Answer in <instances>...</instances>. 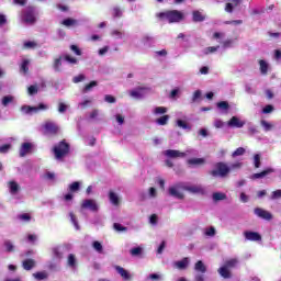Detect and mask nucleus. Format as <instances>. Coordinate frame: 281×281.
Returning a JSON list of instances; mask_svg holds the SVG:
<instances>
[{
	"mask_svg": "<svg viewBox=\"0 0 281 281\" xmlns=\"http://www.w3.org/2000/svg\"><path fill=\"white\" fill-rule=\"evenodd\" d=\"M157 18L168 23H180V21H183V12L177 10L160 12Z\"/></svg>",
	"mask_w": 281,
	"mask_h": 281,
	"instance_id": "f257e3e1",
	"label": "nucleus"
},
{
	"mask_svg": "<svg viewBox=\"0 0 281 281\" xmlns=\"http://www.w3.org/2000/svg\"><path fill=\"white\" fill-rule=\"evenodd\" d=\"M183 190L186 191V182H177L170 186L167 192L169 196H172V199H178L179 201H183L186 199V194L183 193Z\"/></svg>",
	"mask_w": 281,
	"mask_h": 281,
	"instance_id": "f03ea898",
	"label": "nucleus"
},
{
	"mask_svg": "<svg viewBox=\"0 0 281 281\" xmlns=\"http://www.w3.org/2000/svg\"><path fill=\"white\" fill-rule=\"evenodd\" d=\"M238 265V259L233 258L225 261L224 266H222L217 271L222 278L225 280H229L232 278V271L229 269H234Z\"/></svg>",
	"mask_w": 281,
	"mask_h": 281,
	"instance_id": "7ed1b4c3",
	"label": "nucleus"
},
{
	"mask_svg": "<svg viewBox=\"0 0 281 281\" xmlns=\"http://www.w3.org/2000/svg\"><path fill=\"white\" fill-rule=\"evenodd\" d=\"M232 172V168L227 166L225 162H217L215 164V169L210 171L211 177H221L222 179H225L226 176H228Z\"/></svg>",
	"mask_w": 281,
	"mask_h": 281,
	"instance_id": "20e7f679",
	"label": "nucleus"
},
{
	"mask_svg": "<svg viewBox=\"0 0 281 281\" xmlns=\"http://www.w3.org/2000/svg\"><path fill=\"white\" fill-rule=\"evenodd\" d=\"M22 20L26 25H34L36 23V8L27 7L22 15Z\"/></svg>",
	"mask_w": 281,
	"mask_h": 281,
	"instance_id": "39448f33",
	"label": "nucleus"
},
{
	"mask_svg": "<svg viewBox=\"0 0 281 281\" xmlns=\"http://www.w3.org/2000/svg\"><path fill=\"white\" fill-rule=\"evenodd\" d=\"M47 109H49V105L41 103L38 106L22 105L20 111L24 115H34V113H38V111H47Z\"/></svg>",
	"mask_w": 281,
	"mask_h": 281,
	"instance_id": "423d86ee",
	"label": "nucleus"
},
{
	"mask_svg": "<svg viewBox=\"0 0 281 281\" xmlns=\"http://www.w3.org/2000/svg\"><path fill=\"white\" fill-rule=\"evenodd\" d=\"M69 153V144L61 140L54 147V154L56 159H63Z\"/></svg>",
	"mask_w": 281,
	"mask_h": 281,
	"instance_id": "0eeeda50",
	"label": "nucleus"
},
{
	"mask_svg": "<svg viewBox=\"0 0 281 281\" xmlns=\"http://www.w3.org/2000/svg\"><path fill=\"white\" fill-rule=\"evenodd\" d=\"M254 214L257 218H261V221H273V214L262 207H255Z\"/></svg>",
	"mask_w": 281,
	"mask_h": 281,
	"instance_id": "6e6552de",
	"label": "nucleus"
},
{
	"mask_svg": "<svg viewBox=\"0 0 281 281\" xmlns=\"http://www.w3.org/2000/svg\"><path fill=\"white\" fill-rule=\"evenodd\" d=\"M184 191L190 192V194H205V187L203 184H188L184 183Z\"/></svg>",
	"mask_w": 281,
	"mask_h": 281,
	"instance_id": "1a4fd4ad",
	"label": "nucleus"
},
{
	"mask_svg": "<svg viewBox=\"0 0 281 281\" xmlns=\"http://www.w3.org/2000/svg\"><path fill=\"white\" fill-rule=\"evenodd\" d=\"M164 155L165 157H169V159H183V157H186V153L177 149H167L164 151Z\"/></svg>",
	"mask_w": 281,
	"mask_h": 281,
	"instance_id": "9d476101",
	"label": "nucleus"
},
{
	"mask_svg": "<svg viewBox=\"0 0 281 281\" xmlns=\"http://www.w3.org/2000/svg\"><path fill=\"white\" fill-rule=\"evenodd\" d=\"M81 209L90 210L91 212H98L100 207L98 206V203H95V200H83Z\"/></svg>",
	"mask_w": 281,
	"mask_h": 281,
	"instance_id": "9b49d317",
	"label": "nucleus"
},
{
	"mask_svg": "<svg viewBox=\"0 0 281 281\" xmlns=\"http://www.w3.org/2000/svg\"><path fill=\"white\" fill-rule=\"evenodd\" d=\"M8 190L11 196H16L19 192H21V186L16 183V181L11 180L7 183Z\"/></svg>",
	"mask_w": 281,
	"mask_h": 281,
	"instance_id": "f8f14e48",
	"label": "nucleus"
},
{
	"mask_svg": "<svg viewBox=\"0 0 281 281\" xmlns=\"http://www.w3.org/2000/svg\"><path fill=\"white\" fill-rule=\"evenodd\" d=\"M44 130L48 135H56V133H58V126L52 121H48L44 124Z\"/></svg>",
	"mask_w": 281,
	"mask_h": 281,
	"instance_id": "ddd939ff",
	"label": "nucleus"
},
{
	"mask_svg": "<svg viewBox=\"0 0 281 281\" xmlns=\"http://www.w3.org/2000/svg\"><path fill=\"white\" fill-rule=\"evenodd\" d=\"M131 98H134V100H142L146 95V89L145 88H136L134 90L130 91Z\"/></svg>",
	"mask_w": 281,
	"mask_h": 281,
	"instance_id": "4468645a",
	"label": "nucleus"
},
{
	"mask_svg": "<svg viewBox=\"0 0 281 281\" xmlns=\"http://www.w3.org/2000/svg\"><path fill=\"white\" fill-rule=\"evenodd\" d=\"M227 126L231 128H243V126H245V121L239 120L238 116H233L228 121Z\"/></svg>",
	"mask_w": 281,
	"mask_h": 281,
	"instance_id": "2eb2a0df",
	"label": "nucleus"
},
{
	"mask_svg": "<svg viewBox=\"0 0 281 281\" xmlns=\"http://www.w3.org/2000/svg\"><path fill=\"white\" fill-rule=\"evenodd\" d=\"M189 265H190V258H188V257H184L182 260L173 262V267L176 269H179L180 271L188 269Z\"/></svg>",
	"mask_w": 281,
	"mask_h": 281,
	"instance_id": "dca6fc26",
	"label": "nucleus"
},
{
	"mask_svg": "<svg viewBox=\"0 0 281 281\" xmlns=\"http://www.w3.org/2000/svg\"><path fill=\"white\" fill-rule=\"evenodd\" d=\"M244 236L246 238V240H251L257 243L258 240H262V236H260V234H258L257 232H245Z\"/></svg>",
	"mask_w": 281,
	"mask_h": 281,
	"instance_id": "f3484780",
	"label": "nucleus"
},
{
	"mask_svg": "<svg viewBox=\"0 0 281 281\" xmlns=\"http://www.w3.org/2000/svg\"><path fill=\"white\" fill-rule=\"evenodd\" d=\"M109 201L112 205L114 206H117L120 205L121 201H122V198H120V194H117L116 192L114 191H110L109 194Z\"/></svg>",
	"mask_w": 281,
	"mask_h": 281,
	"instance_id": "a211bd4d",
	"label": "nucleus"
},
{
	"mask_svg": "<svg viewBox=\"0 0 281 281\" xmlns=\"http://www.w3.org/2000/svg\"><path fill=\"white\" fill-rule=\"evenodd\" d=\"M140 43L145 47H153V45L155 44V37H153L149 34H146L140 38Z\"/></svg>",
	"mask_w": 281,
	"mask_h": 281,
	"instance_id": "6ab92c4d",
	"label": "nucleus"
},
{
	"mask_svg": "<svg viewBox=\"0 0 281 281\" xmlns=\"http://www.w3.org/2000/svg\"><path fill=\"white\" fill-rule=\"evenodd\" d=\"M63 60H65V58L63 56H60V57L55 58L53 61V69L57 74H60V71H63Z\"/></svg>",
	"mask_w": 281,
	"mask_h": 281,
	"instance_id": "aec40b11",
	"label": "nucleus"
},
{
	"mask_svg": "<svg viewBox=\"0 0 281 281\" xmlns=\"http://www.w3.org/2000/svg\"><path fill=\"white\" fill-rule=\"evenodd\" d=\"M22 267L24 271H32L36 267V261L34 259H25L22 261Z\"/></svg>",
	"mask_w": 281,
	"mask_h": 281,
	"instance_id": "412c9836",
	"label": "nucleus"
},
{
	"mask_svg": "<svg viewBox=\"0 0 281 281\" xmlns=\"http://www.w3.org/2000/svg\"><path fill=\"white\" fill-rule=\"evenodd\" d=\"M61 25H64L65 27H78L80 23L74 18H67L61 22Z\"/></svg>",
	"mask_w": 281,
	"mask_h": 281,
	"instance_id": "4be33fe9",
	"label": "nucleus"
},
{
	"mask_svg": "<svg viewBox=\"0 0 281 281\" xmlns=\"http://www.w3.org/2000/svg\"><path fill=\"white\" fill-rule=\"evenodd\" d=\"M32 151V143H23L20 147V157H25Z\"/></svg>",
	"mask_w": 281,
	"mask_h": 281,
	"instance_id": "5701e85b",
	"label": "nucleus"
},
{
	"mask_svg": "<svg viewBox=\"0 0 281 281\" xmlns=\"http://www.w3.org/2000/svg\"><path fill=\"white\" fill-rule=\"evenodd\" d=\"M238 5H240V0H232V2L226 3L224 10L228 14H232V12H234V8H238Z\"/></svg>",
	"mask_w": 281,
	"mask_h": 281,
	"instance_id": "b1692460",
	"label": "nucleus"
},
{
	"mask_svg": "<svg viewBox=\"0 0 281 281\" xmlns=\"http://www.w3.org/2000/svg\"><path fill=\"white\" fill-rule=\"evenodd\" d=\"M271 172H273L272 168H268L259 173H254L250 179H265V177H267L268 175H271Z\"/></svg>",
	"mask_w": 281,
	"mask_h": 281,
	"instance_id": "393cba45",
	"label": "nucleus"
},
{
	"mask_svg": "<svg viewBox=\"0 0 281 281\" xmlns=\"http://www.w3.org/2000/svg\"><path fill=\"white\" fill-rule=\"evenodd\" d=\"M192 19L194 23H203L205 21V14H202L201 11H193Z\"/></svg>",
	"mask_w": 281,
	"mask_h": 281,
	"instance_id": "a878e982",
	"label": "nucleus"
},
{
	"mask_svg": "<svg viewBox=\"0 0 281 281\" xmlns=\"http://www.w3.org/2000/svg\"><path fill=\"white\" fill-rule=\"evenodd\" d=\"M16 249V246H14V243L12 240H5L3 243V250L7 251V254H12Z\"/></svg>",
	"mask_w": 281,
	"mask_h": 281,
	"instance_id": "bb28decb",
	"label": "nucleus"
},
{
	"mask_svg": "<svg viewBox=\"0 0 281 281\" xmlns=\"http://www.w3.org/2000/svg\"><path fill=\"white\" fill-rule=\"evenodd\" d=\"M112 16L113 19H122L124 16V10L122 8L115 5L112 8Z\"/></svg>",
	"mask_w": 281,
	"mask_h": 281,
	"instance_id": "cd10ccee",
	"label": "nucleus"
},
{
	"mask_svg": "<svg viewBox=\"0 0 281 281\" xmlns=\"http://www.w3.org/2000/svg\"><path fill=\"white\" fill-rule=\"evenodd\" d=\"M117 273L123 278V280H131V273H128L126 271V269L120 267V266H116L115 267Z\"/></svg>",
	"mask_w": 281,
	"mask_h": 281,
	"instance_id": "c85d7f7f",
	"label": "nucleus"
},
{
	"mask_svg": "<svg viewBox=\"0 0 281 281\" xmlns=\"http://www.w3.org/2000/svg\"><path fill=\"white\" fill-rule=\"evenodd\" d=\"M67 265L70 269H76L78 266V261L76 260V255L70 254L68 255Z\"/></svg>",
	"mask_w": 281,
	"mask_h": 281,
	"instance_id": "c756f323",
	"label": "nucleus"
},
{
	"mask_svg": "<svg viewBox=\"0 0 281 281\" xmlns=\"http://www.w3.org/2000/svg\"><path fill=\"white\" fill-rule=\"evenodd\" d=\"M195 271L199 273H206L207 272V267H205V263L203 261H198L194 266Z\"/></svg>",
	"mask_w": 281,
	"mask_h": 281,
	"instance_id": "7c9ffc66",
	"label": "nucleus"
},
{
	"mask_svg": "<svg viewBox=\"0 0 281 281\" xmlns=\"http://www.w3.org/2000/svg\"><path fill=\"white\" fill-rule=\"evenodd\" d=\"M48 276L49 274L47 273V271H40L33 273V278H35L37 281L47 280Z\"/></svg>",
	"mask_w": 281,
	"mask_h": 281,
	"instance_id": "2f4dec72",
	"label": "nucleus"
},
{
	"mask_svg": "<svg viewBox=\"0 0 281 281\" xmlns=\"http://www.w3.org/2000/svg\"><path fill=\"white\" fill-rule=\"evenodd\" d=\"M190 166H203L205 164L204 158H191L188 160Z\"/></svg>",
	"mask_w": 281,
	"mask_h": 281,
	"instance_id": "473e14b6",
	"label": "nucleus"
},
{
	"mask_svg": "<svg viewBox=\"0 0 281 281\" xmlns=\"http://www.w3.org/2000/svg\"><path fill=\"white\" fill-rule=\"evenodd\" d=\"M169 120H170V115H162L156 120V124H158V126H166Z\"/></svg>",
	"mask_w": 281,
	"mask_h": 281,
	"instance_id": "72a5a7b5",
	"label": "nucleus"
},
{
	"mask_svg": "<svg viewBox=\"0 0 281 281\" xmlns=\"http://www.w3.org/2000/svg\"><path fill=\"white\" fill-rule=\"evenodd\" d=\"M1 103H2V106H8L9 104H13L14 103V97L10 95V94L9 95H4L2 98Z\"/></svg>",
	"mask_w": 281,
	"mask_h": 281,
	"instance_id": "f704fd0d",
	"label": "nucleus"
},
{
	"mask_svg": "<svg viewBox=\"0 0 281 281\" xmlns=\"http://www.w3.org/2000/svg\"><path fill=\"white\" fill-rule=\"evenodd\" d=\"M166 113H168V108H165V106H156L153 110V114L154 115H164Z\"/></svg>",
	"mask_w": 281,
	"mask_h": 281,
	"instance_id": "c9c22d12",
	"label": "nucleus"
},
{
	"mask_svg": "<svg viewBox=\"0 0 281 281\" xmlns=\"http://www.w3.org/2000/svg\"><path fill=\"white\" fill-rule=\"evenodd\" d=\"M204 236H209V238H214V236H216V228H214V226L205 228Z\"/></svg>",
	"mask_w": 281,
	"mask_h": 281,
	"instance_id": "e433bc0d",
	"label": "nucleus"
},
{
	"mask_svg": "<svg viewBox=\"0 0 281 281\" xmlns=\"http://www.w3.org/2000/svg\"><path fill=\"white\" fill-rule=\"evenodd\" d=\"M53 254L57 260H61L63 254H64V248L63 247H56L53 249Z\"/></svg>",
	"mask_w": 281,
	"mask_h": 281,
	"instance_id": "4c0bfd02",
	"label": "nucleus"
},
{
	"mask_svg": "<svg viewBox=\"0 0 281 281\" xmlns=\"http://www.w3.org/2000/svg\"><path fill=\"white\" fill-rule=\"evenodd\" d=\"M177 126H179V128H183V131H191V126L190 124H188L186 121L183 120H178L177 121Z\"/></svg>",
	"mask_w": 281,
	"mask_h": 281,
	"instance_id": "58836bf2",
	"label": "nucleus"
},
{
	"mask_svg": "<svg viewBox=\"0 0 281 281\" xmlns=\"http://www.w3.org/2000/svg\"><path fill=\"white\" fill-rule=\"evenodd\" d=\"M110 34L113 38H116V40H120V41H122V38H124V33L122 31H119V30H112Z\"/></svg>",
	"mask_w": 281,
	"mask_h": 281,
	"instance_id": "ea45409f",
	"label": "nucleus"
},
{
	"mask_svg": "<svg viewBox=\"0 0 281 281\" xmlns=\"http://www.w3.org/2000/svg\"><path fill=\"white\" fill-rule=\"evenodd\" d=\"M225 199H227V195L223 192L213 193V201H225Z\"/></svg>",
	"mask_w": 281,
	"mask_h": 281,
	"instance_id": "a19ab883",
	"label": "nucleus"
},
{
	"mask_svg": "<svg viewBox=\"0 0 281 281\" xmlns=\"http://www.w3.org/2000/svg\"><path fill=\"white\" fill-rule=\"evenodd\" d=\"M93 87H98V81H91L90 83L86 85L82 89V93H89V91H91Z\"/></svg>",
	"mask_w": 281,
	"mask_h": 281,
	"instance_id": "79ce46f5",
	"label": "nucleus"
},
{
	"mask_svg": "<svg viewBox=\"0 0 281 281\" xmlns=\"http://www.w3.org/2000/svg\"><path fill=\"white\" fill-rule=\"evenodd\" d=\"M220 47L221 46H210V47H206V48L203 49V54L205 56H207V54H214V53L218 52Z\"/></svg>",
	"mask_w": 281,
	"mask_h": 281,
	"instance_id": "37998d69",
	"label": "nucleus"
},
{
	"mask_svg": "<svg viewBox=\"0 0 281 281\" xmlns=\"http://www.w3.org/2000/svg\"><path fill=\"white\" fill-rule=\"evenodd\" d=\"M263 131H266V133H269V131H271L273 128V124L267 122L266 120H261L260 122Z\"/></svg>",
	"mask_w": 281,
	"mask_h": 281,
	"instance_id": "c03bdc74",
	"label": "nucleus"
},
{
	"mask_svg": "<svg viewBox=\"0 0 281 281\" xmlns=\"http://www.w3.org/2000/svg\"><path fill=\"white\" fill-rule=\"evenodd\" d=\"M24 49H36V47H38V44L36 42H24L23 44Z\"/></svg>",
	"mask_w": 281,
	"mask_h": 281,
	"instance_id": "a18cd8bd",
	"label": "nucleus"
},
{
	"mask_svg": "<svg viewBox=\"0 0 281 281\" xmlns=\"http://www.w3.org/2000/svg\"><path fill=\"white\" fill-rule=\"evenodd\" d=\"M217 109L227 113V111H229V103H227V101H221L217 103Z\"/></svg>",
	"mask_w": 281,
	"mask_h": 281,
	"instance_id": "49530a36",
	"label": "nucleus"
},
{
	"mask_svg": "<svg viewBox=\"0 0 281 281\" xmlns=\"http://www.w3.org/2000/svg\"><path fill=\"white\" fill-rule=\"evenodd\" d=\"M131 256H142L144 254L143 247H135L130 250Z\"/></svg>",
	"mask_w": 281,
	"mask_h": 281,
	"instance_id": "de8ad7c7",
	"label": "nucleus"
},
{
	"mask_svg": "<svg viewBox=\"0 0 281 281\" xmlns=\"http://www.w3.org/2000/svg\"><path fill=\"white\" fill-rule=\"evenodd\" d=\"M30 59H23L22 64H21V71H23V74H27V71H30Z\"/></svg>",
	"mask_w": 281,
	"mask_h": 281,
	"instance_id": "09e8293b",
	"label": "nucleus"
},
{
	"mask_svg": "<svg viewBox=\"0 0 281 281\" xmlns=\"http://www.w3.org/2000/svg\"><path fill=\"white\" fill-rule=\"evenodd\" d=\"M259 65H260V71H261V74H267V71H269V64H267V61H265V60H260L259 61Z\"/></svg>",
	"mask_w": 281,
	"mask_h": 281,
	"instance_id": "8fccbe9b",
	"label": "nucleus"
},
{
	"mask_svg": "<svg viewBox=\"0 0 281 281\" xmlns=\"http://www.w3.org/2000/svg\"><path fill=\"white\" fill-rule=\"evenodd\" d=\"M64 60L69 63V65H78V59L76 57H71L70 55H65Z\"/></svg>",
	"mask_w": 281,
	"mask_h": 281,
	"instance_id": "3c124183",
	"label": "nucleus"
},
{
	"mask_svg": "<svg viewBox=\"0 0 281 281\" xmlns=\"http://www.w3.org/2000/svg\"><path fill=\"white\" fill-rule=\"evenodd\" d=\"M70 221L76 229H80V225L78 224V220L76 218V215L74 212L69 213Z\"/></svg>",
	"mask_w": 281,
	"mask_h": 281,
	"instance_id": "603ef678",
	"label": "nucleus"
},
{
	"mask_svg": "<svg viewBox=\"0 0 281 281\" xmlns=\"http://www.w3.org/2000/svg\"><path fill=\"white\" fill-rule=\"evenodd\" d=\"M68 188L70 192H78V190H80V182L75 181L71 184H69Z\"/></svg>",
	"mask_w": 281,
	"mask_h": 281,
	"instance_id": "864d4df0",
	"label": "nucleus"
},
{
	"mask_svg": "<svg viewBox=\"0 0 281 281\" xmlns=\"http://www.w3.org/2000/svg\"><path fill=\"white\" fill-rule=\"evenodd\" d=\"M89 104H91V100L87 99L85 101L79 102L77 109H80L81 111H83V109H87Z\"/></svg>",
	"mask_w": 281,
	"mask_h": 281,
	"instance_id": "5fc2aeb1",
	"label": "nucleus"
},
{
	"mask_svg": "<svg viewBox=\"0 0 281 281\" xmlns=\"http://www.w3.org/2000/svg\"><path fill=\"white\" fill-rule=\"evenodd\" d=\"M113 227L115 232H128V228L120 223H114Z\"/></svg>",
	"mask_w": 281,
	"mask_h": 281,
	"instance_id": "6e6d98bb",
	"label": "nucleus"
},
{
	"mask_svg": "<svg viewBox=\"0 0 281 281\" xmlns=\"http://www.w3.org/2000/svg\"><path fill=\"white\" fill-rule=\"evenodd\" d=\"M18 218L20 221H23L24 223H30V221H32V216H30V214H27V213H23V214L19 215Z\"/></svg>",
	"mask_w": 281,
	"mask_h": 281,
	"instance_id": "4d7b16f0",
	"label": "nucleus"
},
{
	"mask_svg": "<svg viewBox=\"0 0 281 281\" xmlns=\"http://www.w3.org/2000/svg\"><path fill=\"white\" fill-rule=\"evenodd\" d=\"M114 119L119 126H122V124H124V122H125V117L122 114L114 115Z\"/></svg>",
	"mask_w": 281,
	"mask_h": 281,
	"instance_id": "13d9d810",
	"label": "nucleus"
},
{
	"mask_svg": "<svg viewBox=\"0 0 281 281\" xmlns=\"http://www.w3.org/2000/svg\"><path fill=\"white\" fill-rule=\"evenodd\" d=\"M92 247H93L94 250L98 251V254H102L103 247H102V244L100 241H93Z\"/></svg>",
	"mask_w": 281,
	"mask_h": 281,
	"instance_id": "bf43d9fd",
	"label": "nucleus"
},
{
	"mask_svg": "<svg viewBox=\"0 0 281 281\" xmlns=\"http://www.w3.org/2000/svg\"><path fill=\"white\" fill-rule=\"evenodd\" d=\"M27 93H29V95H36V93H38V87L30 86L27 88Z\"/></svg>",
	"mask_w": 281,
	"mask_h": 281,
	"instance_id": "052dcab7",
	"label": "nucleus"
},
{
	"mask_svg": "<svg viewBox=\"0 0 281 281\" xmlns=\"http://www.w3.org/2000/svg\"><path fill=\"white\" fill-rule=\"evenodd\" d=\"M271 201H276L278 199H281V190H276L271 193V196H270Z\"/></svg>",
	"mask_w": 281,
	"mask_h": 281,
	"instance_id": "680f3d73",
	"label": "nucleus"
},
{
	"mask_svg": "<svg viewBox=\"0 0 281 281\" xmlns=\"http://www.w3.org/2000/svg\"><path fill=\"white\" fill-rule=\"evenodd\" d=\"M245 155V148L238 147L232 155V157H240Z\"/></svg>",
	"mask_w": 281,
	"mask_h": 281,
	"instance_id": "e2e57ef3",
	"label": "nucleus"
},
{
	"mask_svg": "<svg viewBox=\"0 0 281 281\" xmlns=\"http://www.w3.org/2000/svg\"><path fill=\"white\" fill-rule=\"evenodd\" d=\"M248 133H250V135L258 134V127L256 125H252L251 123H249L248 124Z\"/></svg>",
	"mask_w": 281,
	"mask_h": 281,
	"instance_id": "0e129e2a",
	"label": "nucleus"
},
{
	"mask_svg": "<svg viewBox=\"0 0 281 281\" xmlns=\"http://www.w3.org/2000/svg\"><path fill=\"white\" fill-rule=\"evenodd\" d=\"M158 221H159V217L157 216V214L150 215L149 217L150 225H153L154 227L157 226Z\"/></svg>",
	"mask_w": 281,
	"mask_h": 281,
	"instance_id": "69168bd1",
	"label": "nucleus"
},
{
	"mask_svg": "<svg viewBox=\"0 0 281 281\" xmlns=\"http://www.w3.org/2000/svg\"><path fill=\"white\" fill-rule=\"evenodd\" d=\"M67 109H69V105H67L63 102L58 103V113H65L67 111Z\"/></svg>",
	"mask_w": 281,
	"mask_h": 281,
	"instance_id": "338daca9",
	"label": "nucleus"
},
{
	"mask_svg": "<svg viewBox=\"0 0 281 281\" xmlns=\"http://www.w3.org/2000/svg\"><path fill=\"white\" fill-rule=\"evenodd\" d=\"M255 168H260V154L254 156Z\"/></svg>",
	"mask_w": 281,
	"mask_h": 281,
	"instance_id": "774afa93",
	"label": "nucleus"
}]
</instances>
